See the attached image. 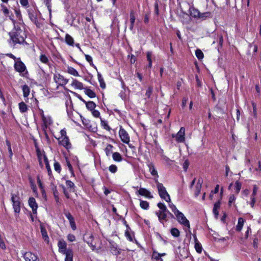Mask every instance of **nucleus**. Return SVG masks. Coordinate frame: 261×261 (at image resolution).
I'll return each instance as SVG.
<instances>
[{"label": "nucleus", "instance_id": "nucleus-1", "mask_svg": "<svg viewBox=\"0 0 261 261\" xmlns=\"http://www.w3.org/2000/svg\"><path fill=\"white\" fill-rule=\"evenodd\" d=\"M10 18L12 20L14 25V29L9 33L11 40L14 44H27L25 41L27 35L24 30L21 29L18 25H16L15 20L13 18L11 17H10Z\"/></svg>", "mask_w": 261, "mask_h": 261}, {"label": "nucleus", "instance_id": "nucleus-2", "mask_svg": "<svg viewBox=\"0 0 261 261\" xmlns=\"http://www.w3.org/2000/svg\"><path fill=\"white\" fill-rule=\"evenodd\" d=\"M155 182L159 194L162 199H164L168 202H170V197L167 192L166 188L162 183L159 182L158 179L154 178Z\"/></svg>", "mask_w": 261, "mask_h": 261}, {"label": "nucleus", "instance_id": "nucleus-3", "mask_svg": "<svg viewBox=\"0 0 261 261\" xmlns=\"http://www.w3.org/2000/svg\"><path fill=\"white\" fill-rule=\"evenodd\" d=\"M175 216L177 221L181 225L187 227L189 229L190 228V222L186 218L183 213L178 212L176 214Z\"/></svg>", "mask_w": 261, "mask_h": 261}, {"label": "nucleus", "instance_id": "nucleus-4", "mask_svg": "<svg viewBox=\"0 0 261 261\" xmlns=\"http://www.w3.org/2000/svg\"><path fill=\"white\" fill-rule=\"evenodd\" d=\"M11 200L13 202V207L15 213H19L20 211V202L19 197L12 194Z\"/></svg>", "mask_w": 261, "mask_h": 261}, {"label": "nucleus", "instance_id": "nucleus-5", "mask_svg": "<svg viewBox=\"0 0 261 261\" xmlns=\"http://www.w3.org/2000/svg\"><path fill=\"white\" fill-rule=\"evenodd\" d=\"M185 129L181 127L176 134H172L173 138H175L176 141L178 143L184 142L185 140Z\"/></svg>", "mask_w": 261, "mask_h": 261}, {"label": "nucleus", "instance_id": "nucleus-6", "mask_svg": "<svg viewBox=\"0 0 261 261\" xmlns=\"http://www.w3.org/2000/svg\"><path fill=\"white\" fill-rule=\"evenodd\" d=\"M119 134L121 141L123 143L128 144L129 142V135L126 130L122 127V126L120 128Z\"/></svg>", "mask_w": 261, "mask_h": 261}, {"label": "nucleus", "instance_id": "nucleus-7", "mask_svg": "<svg viewBox=\"0 0 261 261\" xmlns=\"http://www.w3.org/2000/svg\"><path fill=\"white\" fill-rule=\"evenodd\" d=\"M25 261H41L37 256L31 252H27L23 255Z\"/></svg>", "mask_w": 261, "mask_h": 261}, {"label": "nucleus", "instance_id": "nucleus-8", "mask_svg": "<svg viewBox=\"0 0 261 261\" xmlns=\"http://www.w3.org/2000/svg\"><path fill=\"white\" fill-rule=\"evenodd\" d=\"M55 82L61 86L66 85L68 80L64 78V77L60 74L55 75L54 76Z\"/></svg>", "mask_w": 261, "mask_h": 261}, {"label": "nucleus", "instance_id": "nucleus-9", "mask_svg": "<svg viewBox=\"0 0 261 261\" xmlns=\"http://www.w3.org/2000/svg\"><path fill=\"white\" fill-rule=\"evenodd\" d=\"M16 71L19 72H23L26 70V67L21 61H17L14 64Z\"/></svg>", "mask_w": 261, "mask_h": 261}, {"label": "nucleus", "instance_id": "nucleus-10", "mask_svg": "<svg viewBox=\"0 0 261 261\" xmlns=\"http://www.w3.org/2000/svg\"><path fill=\"white\" fill-rule=\"evenodd\" d=\"M29 204L32 209V212L34 214L37 213V210L38 208V205L36 202V200L33 197H31L29 199Z\"/></svg>", "mask_w": 261, "mask_h": 261}, {"label": "nucleus", "instance_id": "nucleus-11", "mask_svg": "<svg viewBox=\"0 0 261 261\" xmlns=\"http://www.w3.org/2000/svg\"><path fill=\"white\" fill-rule=\"evenodd\" d=\"M60 144L63 145L66 149H68L71 147V144L69 142V139L67 136L62 138L60 141Z\"/></svg>", "mask_w": 261, "mask_h": 261}, {"label": "nucleus", "instance_id": "nucleus-12", "mask_svg": "<svg viewBox=\"0 0 261 261\" xmlns=\"http://www.w3.org/2000/svg\"><path fill=\"white\" fill-rule=\"evenodd\" d=\"M29 17L30 20L33 22L37 28L40 27V23L37 19V17L34 13L29 11Z\"/></svg>", "mask_w": 261, "mask_h": 261}, {"label": "nucleus", "instance_id": "nucleus-13", "mask_svg": "<svg viewBox=\"0 0 261 261\" xmlns=\"http://www.w3.org/2000/svg\"><path fill=\"white\" fill-rule=\"evenodd\" d=\"M138 192L139 194L141 196H144L149 198H153V196L151 195L150 192L145 188H140Z\"/></svg>", "mask_w": 261, "mask_h": 261}, {"label": "nucleus", "instance_id": "nucleus-14", "mask_svg": "<svg viewBox=\"0 0 261 261\" xmlns=\"http://www.w3.org/2000/svg\"><path fill=\"white\" fill-rule=\"evenodd\" d=\"M62 254L65 255V261H73V252L71 249H68L67 251Z\"/></svg>", "mask_w": 261, "mask_h": 261}, {"label": "nucleus", "instance_id": "nucleus-15", "mask_svg": "<svg viewBox=\"0 0 261 261\" xmlns=\"http://www.w3.org/2000/svg\"><path fill=\"white\" fill-rule=\"evenodd\" d=\"M58 246L59 247V251L60 253H63L65 251H67V244L64 241H60L58 242Z\"/></svg>", "mask_w": 261, "mask_h": 261}, {"label": "nucleus", "instance_id": "nucleus-16", "mask_svg": "<svg viewBox=\"0 0 261 261\" xmlns=\"http://www.w3.org/2000/svg\"><path fill=\"white\" fill-rule=\"evenodd\" d=\"M155 214L157 215L159 221L162 224H164L165 222L167 221L168 214L155 212Z\"/></svg>", "mask_w": 261, "mask_h": 261}, {"label": "nucleus", "instance_id": "nucleus-17", "mask_svg": "<svg viewBox=\"0 0 261 261\" xmlns=\"http://www.w3.org/2000/svg\"><path fill=\"white\" fill-rule=\"evenodd\" d=\"M148 167L149 168V170L151 174L153 176H155V178L158 179L159 175L153 164L152 163H149L148 164Z\"/></svg>", "mask_w": 261, "mask_h": 261}, {"label": "nucleus", "instance_id": "nucleus-18", "mask_svg": "<svg viewBox=\"0 0 261 261\" xmlns=\"http://www.w3.org/2000/svg\"><path fill=\"white\" fill-rule=\"evenodd\" d=\"M71 86L74 87L75 89L80 90L84 89L83 83L75 79H73Z\"/></svg>", "mask_w": 261, "mask_h": 261}, {"label": "nucleus", "instance_id": "nucleus-19", "mask_svg": "<svg viewBox=\"0 0 261 261\" xmlns=\"http://www.w3.org/2000/svg\"><path fill=\"white\" fill-rule=\"evenodd\" d=\"M158 206L160 208V210L156 213H167L169 212V211L167 208L166 206L162 202H159L158 203Z\"/></svg>", "mask_w": 261, "mask_h": 261}, {"label": "nucleus", "instance_id": "nucleus-20", "mask_svg": "<svg viewBox=\"0 0 261 261\" xmlns=\"http://www.w3.org/2000/svg\"><path fill=\"white\" fill-rule=\"evenodd\" d=\"M110 249L114 254L117 255L120 254V251L115 244L111 243Z\"/></svg>", "mask_w": 261, "mask_h": 261}, {"label": "nucleus", "instance_id": "nucleus-21", "mask_svg": "<svg viewBox=\"0 0 261 261\" xmlns=\"http://www.w3.org/2000/svg\"><path fill=\"white\" fill-rule=\"evenodd\" d=\"M43 125L45 127H47L49 125L52 123V121L50 117H44L42 119Z\"/></svg>", "mask_w": 261, "mask_h": 261}, {"label": "nucleus", "instance_id": "nucleus-22", "mask_svg": "<svg viewBox=\"0 0 261 261\" xmlns=\"http://www.w3.org/2000/svg\"><path fill=\"white\" fill-rule=\"evenodd\" d=\"M84 92L88 97L91 98H93L96 97V94L95 92L88 88H84Z\"/></svg>", "mask_w": 261, "mask_h": 261}, {"label": "nucleus", "instance_id": "nucleus-23", "mask_svg": "<svg viewBox=\"0 0 261 261\" xmlns=\"http://www.w3.org/2000/svg\"><path fill=\"white\" fill-rule=\"evenodd\" d=\"M244 220L242 218H239L238 219V224L236 226V230L237 231H240L242 230L243 225H244Z\"/></svg>", "mask_w": 261, "mask_h": 261}, {"label": "nucleus", "instance_id": "nucleus-24", "mask_svg": "<svg viewBox=\"0 0 261 261\" xmlns=\"http://www.w3.org/2000/svg\"><path fill=\"white\" fill-rule=\"evenodd\" d=\"M201 188V182L200 181V179L198 180V182L196 184V187H195V195L196 196H198L199 194Z\"/></svg>", "mask_w": 261, "mask_h": 261}, {"label": "nucleus", "instance_id": "nucleus-25", "mask_svg": "<svg viewBox=\"0 0 261 261\" xmlns=\"http://www.w3.org/2000/svg\"><path fill=\"white\" fill-rule=\"evenodd\" d=\"M98 80L100 83V86L102 89H105L106 87V84L105 83L104 80L101 75V74L98 72L97 73Z\"/></svg>", "mask_w": 261, "mask_h": 261}, {"label": "nucleus", "instance_id": "nucleus-26", "mask_svg": "<svg viewBox=\"0 0 261 261\" xmlns=\"http://www.w3.org/2000/svg\"><path fill=\"white\" fill-rule=\"evenodd\" d=\"M85 104L87 108L90 111H93L96 107V104L92 101H86Z\"/></svg>", "mask_w": 261, "mask_h": 261}, {"label": "nucleus", "instance_id": "nucleus-27", "mask_svg": "<svg viewBox=\"0 0 261 261\" xmlns=\"http://www.w3.org/2000/svg\"><path fill=\"white\" fill-rule=\"evenodd\" d=\"M113 159L116 162H121L122 160V157L121 155L117 152H115L113 153L112 155Z\"/></svg>", "mask_w": 261, "mask_h": 261}, {"label": "nucleus", "instance_id": "nucleus-28", "mask_svg": "<svg viewBox=\"0 0 261 261\" xmlns=\"http://www.w3.org/2000/svg\"><path fill=\"white\" fill-rule=\"evenodd\" d=\"M41 232L42 236L43 238L44 239V241L48 242L49 238L47 236V231L45 228H44L43 226H41Z\"/></svg>", "mask_w": 261, "mask_h": 261}, {"label": "nucleus", "instance_id": "nucleus-29", "mask_svg": "<svg viewBox=\"0 0 261 261\" xmlns=\"http://www.w3.org/2000/svg\"><path fill=\"white\" fill-rule=\"evenodd\" d=\"M65 41L69 45H73L74 44V40L73 38L69 34L66 35Z\"/></svg>", "mask_w": 261, "mask_h": 261}, {"label": "nucleus", "instance_id": "nucleus-30", "mask_svg": "<svg viewBox=\"0 0 261 261\" xmlns=\"http://www.w3.org/2000/svg\"><path fill=\"white\" fill-rule=\"evenodd\" d=\"M51 189L53 190V194H54L56 201L57 202H59V197L58 196V192L57 191L56 186H55V185H53L52 187H51Z\"/></svg>", "mask_w": 261, "mask_h": 261}, {"label": "nucleus", "instance_id": "nucleus-31", "mask_svg": "<svg viewBox=\"0 0 261 261\" xmlns=\"http://www.w3.org/2000/svg\"><path fill=\"white\" fill-rule=\"evenodd\" d=\"M19 108L21 113L26 112L28 110V107L24 102H21L19 103Z\"/></svg>", "mask_w": 261, "mask_h": 261}, {"label": "nucleus", "instance_id": "nucleus-32", "mask_svg": "<svg viewBox=\"0 0 261 261\" xmlns=\"http://www.w3.org/2000/svg\"><path fill=\"white\" fill-rule=\"evenodd\" d=\"M23 95L24 97H27L30 94V88L27 85H24L22 87Z\"/></svg>", "mask_w": 261, "mask_h": 261}, {"label": "nucleus", "instance_id": "nucleus-33", "mask_svg": "<svg viewBox=\"0 0 261 261\" xmlns=\"http://www.w3.org/2000/svg\"><path fill=\"white\" fill-rule=\"evenodd\" d=\"M113 146L111 144H108L105 150L107 156H110L111 154H113L112 148Z\"/></svg>", "mask_w": 261, "mask_h": 261}, {"label": "nucleus", "instance_id": "nucleus-34", "mask_svg": "<svg viewBox=\"0 0 261 261\" xmlns=\"http://www.w3.org/2000/svg\"><path fill=\"white\" fill-rule=\"evenodd\" d=\"M197 12V14H194V17H198L199 18H205L208 17L210 15V13L208 12L203 13H201L199 12Z\"/></svg>", "mask_w": 261, "mask_h": 261}, {"label": "nucleus", "instance_id": "nucleus-35", "mask_svg": "<svg viewBox=\"0 0 261 261\" xmlns=\"http://www.w3.org/2000/svg\"><path fill=\"white\" fill-rule=\"evenodd\" d=\"M68 72L70 74H72L74 76H79V73L77 70L72 67H68Z\"/></svg>", "mask_w": 261, "mask_h": 261}, {"label": "nucleus", "instance_id": "nucleus-36", "mask_svg": "<svg viewBox=\"0 0 261 261\" xmlns=\"http://www.w3.org/2000/svg\"><path fill=\"white\" fill-rule=\"evenodd\" d=\"M170 232L171 234L175 238L178 237L180 235V232L176 228H173L171 229Z\"/></svg>", "mask_w": 261, "mask_h": 261}, {"label": "nucleus", "instance_id": "nucleus-37", "mask_svg": "<svg viewBox=\"0 0 261 261\" xmlns=\"http://www.w3.org/2000/svg\"><path fill=\"white\" fill-rule=\"evenodd\" d=\"M195 55L199 60L202 59L204 57L203 53L200 49H199L196 50Z\"/></svg>", "mask_w": 261, "mask_h": 261}, {"label": "nucleus", "instance_id": "nucleus-38", "mask_svg": "<svg viewBox=\"0 0 261 261\" xmlns=\"http://www.w3.org/2000/svg\"><path fill=\"white\" fill-rule=\"evenodd\" d=\"M66 184L68 188H70V191L74 192V184L72 181L69 180H66Z\"/></svg>", "mask_w": 261, "mask_h": 261}, {"label": "nucleus", "instance_id": "nucleus-39", "mask_svg": "<svg viewBox=\"0 0 261 261\" xmlns=\"http://www.w3.org/2000/svg\"><path fill=\"white\" fill-rule=\"evenodd\" d=\"M140 205L141 208L147 210L149 207V203L146 201L141 200Z\"/></svg>", "mask_w": 261, "mask_h": 261}, {"label": "nucleus", "instance_id": "nucleus-40", "mask_svg": "<svg viewBox=\"0 0 261 261\" xmlns=\"http://www.w3.org/2000/svg\"><path fill=\"white\" fill-rule=\"evenodd\" d=\"M40 60L43 63L48 64L49 60L45 55H41L40 56Z\"/></svg>", "mask_w": 261, "mask_h": 261}, {"label": "nucleus", "instance_id": "nucleus-41", "mask_svg": "<svg viewBox=\"0 0 261 261\" xmlns=\"http://www.w3.org/2000/svg\"><path fill=\"white\" fill-rule=\"evenodd\" d=\"M169 206L171 208V211L174 213V214L175 215L177 214L178 212H179L176 208V206L174 205L173 203L171 202H169Z\"/></svg>", "mask_w": 261, "mask_h": 261}, {"label": "nucleus", "instance_id": "nucleus-42", "mask_svg": "<svg viewBox=\"0 0 261 261\" xmlns=\"http://www.w3.org/2000/svg\"><path fill=\"white\" fill-rule=\"evenodd\" d=\"M64 214L66 217V218L68 219L69 222L70 221L74 220L73 217L71 215V214L69 212L65 211L64 212Z\"/></svg>", "mask_w": 261, "mask_h": 261}, {"label": "nucleus", "instance_id": "nucleus-43", "mask_svg": "<svg viewBox=\"0 0 261 261\" xmlns=\"http://www.w3.org/2000/svg\"><path fill=\"white\" fill-rule=\"evenodd\" d=\"M54 166L55 170L58 173H60L61 170V165H60V163H58V162L56 161L54 163Z\"/></svg>", "mask_w": 261, "mask_h": 261}, {"label": "nucleus", "instance_id": "nucleus-44", "mask_svg": "<svg viewBox=\"0 0 261 261\" xmlns=\"http://www.w3.org/2000/svg\"><path fill=\"white\" fill-rule=\"evenodd\" d=\"M241 186H242V184L239 181H236L235 182V190H236V192L238 194L241 190Z\"/></svg>", "mask_w": 261, "mask_h": 261}, {"label": "nucleus", "instance_id": "nucleus-45", "mask_svg": "<svg viewBox=\"0 0 261 261\" xmlns=\"http://www.w3.org/2000/svg\"><path fill=\"white\" fill-rule=\"evenodd\" d=\"M2 11L5 16H9V10L7 8V7L5 5H2Z\"/></svg>", "mask_w": 261, "mask_h": 261}, {"label": "nucleus", "instance_id": "nucleus-46", "mask_svg": "<svg viewBox=\"0 0 261 261\" xmlns=\"http://www.w3.org/2000/svg\"><path fill=\"white\" fill-rule=\"evenodd\" d=\"M109 171L112 173H115L117 171V167L115 165H111L109 167Z\"/></svg>", "mask_w": 261, "mask_h": 261}, {"label": "nucleus", "instance_id": "nucleus-47", "mask_svg": "<svg viewBox=\"0 0 261 261\" xmlns=\"http://www.w3.org/2000/svg\"><path fill=\"white\" fill-rule=\"evenodd\" d=\"M51 0H44V3H45V5L46 6V7H47V9H48V11L50 14L51 13Z\"/></svg>", "mask_w": 261, "mask_h": 261}, {"label": "nucleus", "instance_id": "nucleus-48", "mask_svg": "<svg viewBox=\"0 0 261 261\" xmlns=\"http://www.w3.org/2000/svg\"><path fill=\"white\" fill-rule=\"evenodd\" d=\"M152 90H153V88L151 86H149L147 90H146V93H145V96H147V98H150L151 94H152Z\"/></svg>", "mask_w": 261, "mask_h": 261}, {"label": "nucleus", "instance_id": "nucleus-49", "mask_svg": "<svg viewBox=\"0 0 261 261\" xmlns=\"http://www.w3.org/2000/svg\"><path fill=\"white\" fill-rule=\"evenodd\" d=\"M135 21V13L133 10H132L130 12V22L132 24H134Z\"/></svg>", "mask_w": 261, "mask_h": 261}, {"label": "nucleus", "instance_id": "nucleus-50", "mask_svg": "<svg viewBox=\"0 0 261 261\" xmlns=\"http://www.w3.org/2000/svg\"><path fill=\"white\" fill-rule=\"evenodd\" d=\"M195 248L196 251L198 253H201L202 251V246L198 242H196L195 244Z\"/></svg>", "mask_w": 261, "mask_h": 261}, {"label": "nucleus", "instance_id": "nucleus-51", "mask_svg": "<svg viewBox=\"0 0 261 261\" xmlns=\"http://www.w3.org/2000/svg\"><path fill=\"white\" fill-rule=\"evenodd\" d=\"M85 58L86 60L89 63L91 66H94V65L93 63L92 58L90 56L88 55H85Z\"/></svg>", "mask_w": 261, "mask_h": 261}, {"label": "nucleus", "instance_id": "nucleus-52", "mask_svg": "<svg viewBox=\"0 0 261 261\" xmlns=\"http://www.w3.org/2000/svg\"><path fill=\"white\" fill-rule=\"evenodd\" d=\"M101 123L102 126L103 127V128L105 129L108 130H110L111 128H110V126H109L108 123L106 121L101 120Z\"/></svg>", "mask_w": 261, "mask_h": 261}, {"label": "nucleus", "instance_id": "nucleus-53", "mask_svg": "<svg viewBox=\"0 0 261 261\" xmlns=\"http://www.w3.org/2000/svg\"><path fill=\"white\" fill-rule=\"evenodd\" d=\"M125 236L129 241H133V238L129 232V229H126L125 230Z\"/></svg>", "mask_w": 261, "mask_h": 261}, {"label": "nucleus", "instance_id": "nucleus-54", "mask_svg": "<svg viewBox=\"0 0 261 261\" xmlns=\"http://www.w3.org/2000/svg\"><path fill=\"white\" fill-rule=\"evenodd\" d=\"M236 198L234 195H231L230 196L229 198V201H228L229 206H231V203L236 200Z\"/></svg>", "mask_w": 261, "mask_h": 261}, {"label": "nucleus", "instance_id": "nucleus-55", "mask_svg": "<svg viewBox=\"0 0 261 261\" xmlns=\"http://www.w3.org/2000/svg\"><path fill=\"white\" fill-rule=\"evenodd\" d=\"M92 112V115L93 116L96 118H98L100 117V113L98 110H93V111H91Z\"/></svg>", "mask_w": 261, "mask_h": 261}, {"label": "nucleus", "instance_id": "nucleus-56", "mask_svg": "<svg viewBox=\"0 0 261 261\" xmlns=\"http://www.w3.org/2000/svg\"><path fill=\"white\" fill-rule=\"evenodd\" d=\"M67 239L70 242H73L75 240V237L72 234H69L67 236Z\"/></svg>", "mask_w": 261, "mask_h": 261}, {"label": "nucleus", "instance_id": "nucleus-57", "mask_svg": "<svg viewBox=\"0 0 261 261\" xmlns=\"http://www.w3.org/2000/svg\"><path fill=\"white\" fill-rule=\"evenodd\" d=\"M253 107V115L254 117H257L256 107L254 103H252Z\"/></svg>", "mask_w": 261, "mask_h": 261}, {"label": "nucleus", "instance_id": "nucleus-58", "mask_svg": "<svg viewBox=\"0 0 261 261\" xmlns=\"http://www.w3.org/2000/svg\"><path fill=\"white\" fill-rule=\"evenodd\" d=\"M20 3L23 7H28L29 5L28 0H20Z\"/></svg>", "mask_w": 261, "mask_h": 261}, {"label": "nucleus", "instance_id": "nucleus-59", "mask_svg": "<svg viewBox=\"0 0 261 261\" xmlns=\"http://www.w3.org/2000/svg\"><path fill=\"white\" fill-rule=\"evenodd\" d=\"M70 226L72 230H75L76 229V224L74 221V220L70 221Z\"/></svg>", "mask_w": 261, "mask_h": 261}, {"label": "nucleus", "instance_id": "nucleus-60", "mask_svg": "<svg viewBox=\"0 0 261 261\" xmlns=\"http://www.w3.org/2000/svg\"><path fill=\"white\" fill-rule=\"evenodd\" d=\"M0 247L2 249H6V245L5 244V243L2 238H0Z\"/></svg>", "mask_w": 261, "mask_h": 261}, {"label": "nucleus", "instance_id": "nucleus-61", "mask_svg": "<svg viewBox=\"0 0 261 261\" xmlns=\"http://www.w3.org/2000/svg\"><path fill=\"white\" fill-rule=\"evenodd\" d=\"M220 205H221V202H220V201H218V202H216L214 204V208L217 209V210L219 209V208L220 207Z\"/></svg>", "mask_w": 261, "mask_h": 261}, {"label": "nucleus", "instance_id": "nucleus-62", "mask_svg": "<svg viewBox=\"0 0 261 261\" xmlns=\"http://www.w3.org/2000/svg\"><path fill=\"white\" fill-rule=\"evenodd\" d=\"M152 53L151 51H147L146 53L147 59L148 61H151Z\"/></svg>", "mask_w": 261, "mask_h": 261}, {"label": "nucleus", "instance_id": "nucleus-63", "mask_svg": "<svg viewBox=\"0 0 261 261\" xmlns=\"http://www.w3.org/2000/svg\"><path fill=\"white\" fill-rule=\"evenodd\" d=\"M251 201L250 202V205H251V207L253 208L254 206V203L255 202V198L254 196L253 197L251 196Z\"/></svg>", "mask_w": 261, "mask_h": 261}, {"label": "nucleus", "instance_id": "nucleus-64", "mask_svg": "<svg viewBox=\"0 0 261 261\" xmlns=\"http://www.w3.org/2000/svg\"><path fill=\"white\" fill-rule=\"evenodd\" d=\"M213 212L214 214L215 215V218L217 219L218 217V215H219L218 210L213 208Z\"/></svg>", "mask_w": 261, "mask_h": 261}]
</instances>
